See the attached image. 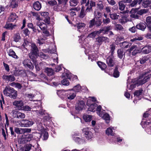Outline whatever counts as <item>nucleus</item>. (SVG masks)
<instances>
[{
    "mask_svg": "<svg viewBox=\"0 0 151 151\" xmlns=\"http://www.w3.org/2000/svg\"><path fill=\"white\" fill-rule=\"evenodd\" d=\"M14 123L17 126L23 127L22 126V124H23V122H22V120L21 121H15L14 122Z\"/></svg>",
    "mask_w": 151,
    "mask_h": 151,
    "instance_id": "864d4df0",
    "label": "nucleus"
},
{
    "mask_svg": "<svg viewBox=\"0 0 151 151\" xmlns=\"http://www.w3.org/2000/svg\"><path fill=\"white\" fill-rule=\"evenodd\" d=\"M67 91H65L64 90H61L58 91L57 92V94L60 97L64 98L67 96Z\"/></svg>",
    "mask_w": 151,
    "mask_h": 151,
    "instance_id": "f3484780",
    "label": "nucleus"
},
{
    "mask_svg": "<svg viewBox=\"0 0 151 151\" xmlns=\"http://www.w3.org/2000/svg\"><path fill=\"white\" fill-rule=\"evenodd\" d=\"M102 37H99L96 39V42H97L99 44L101 45L103 41Z\"/></svg>",
    "mask_w": 151,
    "mask_h": 151,
    "instance_id": "052dcab7",
    "label": "nucleus"
},
{
    "mask_svg": "<svg viewBox=\"0 0 151 151\" xmlns=\"http://www.w3.org/2000/svg\"><path fill=\"white\" fill-rule=\"evenodd\" d=\"M17 17L15 13L11 14L9 18V20L10 22H13Z\"/></svg>",
    "mask_w": 151,
    "mask_h": 151,
    "instance_id": "473e14b6",
    "label": "nucleus"
},
{
    "mask_svg": "<svg viewBox=\"0 0 151 151\" xmlns=\"http://www.w3.org/2000/svg\"><path fill=\"white\" fill-rule=\"evenodd\" d=\"M18 0H12L10 6L13 8L17 7L18 6Z\"/></svg>",
    "mask_w": 151,
    "mask_h": 151,
    "instance_id": "c85d7f7f",
    "label": "nucleus"
},
{
    "mask_svg": "<svg viewBox=\"0 0 151 151\" xmlns=\"http://www.w3.org/2000/svg\"><path fill=\"white\" fill-rule=\"evenodd\" d=\"M37 127V130L40 131L39 133L40 134V137L43 140H46L48 137V134L47 132L42 127L41 123H39Z\"/></svg>",
    "mask_w": 151,
    "mask_h": 151,
    "instance_id": "7ed1b4c3",
    "label": "nucleus"
},
{
    "mask_svg": "<svg viewBox=\"0 0 151 151\" xmlns=\"http://www.w3.org/2000/svg\"><path fill=\"white\" fill-rule=\"evenodd\" d=\"M151 77V74H150L145 77L142 79L139 78L136 83H132L129 84H128L127 86V88L129 89L132 90L136 86H138L145 83L148 81Z\"/></svg>",
    "mask_w": 151,
    "mask_h": 151,
    "instance_id": "f257e3e1",
    "label": "nucleus"
},
{
    "mask_svg": "<svg viewBox=\"0 0 151 151\" xmlns=\"http://www.w3.org/2000/svg\"><path fill=\"white\" fill-rule=\"evenodd\" d=\"M16 26V25L13 24L12 23H9L5 25V28L6 29L12 30L15 28V27Z\"/></svg>",
    "mask_w": 151,
    "mask_h": 151,
    "instance_id": "c756f323",
    "label": "nucleus"
},
{
    "mask_svg": "<svg viewBox=\"0 0 151 151\" xmlns=\"http://www.w3.org/2000/svg\"><path fill=\"white\" fill-rule=\"evenodd\" d=\"M70 3L71 6H75L77 4V1L76 0H70Z\"/></svg>",
    "mask_w": 151,
    "mask_h": 151,
    "instance_id": "13d9d810",
    "label": "nucleus"
},
{
    "mask_svg": "<svg viewBox=\"0 0 151 151\" xmlns=\"http://www.w3.org/2000/svg\"><path fill=\"white\" fill-rule=\"evenodd\" d=\"M10 85L14 87H15L19 89H20L22 87L21 85L19 83L13 82L10 84Z\"/></svg>",
    "mask_w": 151,
    "mask_h": 151,
    "instance_id": "e433bc0d",
    "label": "nucleus"
},
{
    "mask_svg": "<svg viewBox=\"0 0 151 151\" xmlns=\"http://www.w3.org/2000/svg\"><path fill=\"white\" fill-rule=\"evenodd\" d=\"M90 130L91 129L88 128H83L82 130L83 133L84 134L85 137L88 140L91 139L93 136V134Z\"/></svg>",
    "mask_w": 151,
    "mask_h": 151,
    "instance_id": "423d86ee",
    "label": "nucleus"
},
{
    "mask_svg": "<svg viewBox=\"0 0 151 151\" xmlns=\"http://www.w3.org/2000/svg\"><path fill=\"white\" fill-rule=\"evenodd\" d=\"M39 55L40 56L41 58L43 59H47L48 58V56L47 55H46L42 52H40L39 53Z\"/></svg>",
    "mask_w": 151,
    "mask_h": 151,
    "instance_id": "bf43d9fd",
    "label": "nucleus"
},
{
    "mask_svg": "<svg viewBox=\"0 0 151 151\" xmlns=\"http://www.w3.org/2000/svg\"><path fill=\"white\" fill-rule=\"evenodd\" d=\"M99 31L93 32H92L90 34H89L88 35V37H90L94 38L95 37L96 35L98 34H100V33H99Z\"/></svg>",
    "mask_w": 151,
    "mask_h": 151,
    "instance_id": "4c0bfd02",
    "label": "nucleus"
},
{
    "mask_svg": "<svg viewBox=\"0 0 151 151\" xmlns=\"http://www.w3.org/2000/svg\"><path fill=\"white\" fill-rule=\"evenodd\" d=\"M31 108L28 106H25L23 105L22 107L21 110H23L25 111H31Z\"/></svg>",
    "mask_w": 151,
    "mask_h": 151,
    "instance_id": "6e6d98bb",
    "label": "nucleus"
},
{
    "mask_svg": "<svg viewBox=\"0 0 151 151\" xmlns=\"http://www.w3.org/2000/svg\"><path fill=\"white\" fill-rule=\"evenodd\" d=\"M9 56H11L15 59H17L19 58L18 56L16 55L15 52L12 49H10L8 52Z\"/></svg>",
    "mask_w": 151,
    "mask_h": 151,
    "instance_id": "5701e85b",
    "label": "nucleus"
},
{
    "mask_svg": "<svg viewBox=\"0 0 151 151\" xmlns=\"http://www.w3.org/2000/svg\"><path fill=\"white\" fill-rule=\"evenodd\" d=\"M146 22L147 25L151 26V17L149 16L146 18Z\"/></svg>",
    "mask_w": 151,
    "mask_h": 151,
    "instance_id": "4d7b16f0",
    "label": "nucleus"
},
{
    "mask_svg": "<svg viewBox=\"0 0 151 151\" xmlns=\"http://www.w3.org/2000/svg\"><path fill=\"white\" fill-rule=\"evenodd\" d=\"M13 104L19 110L22 109L24 105L23 101L22 100L15 101L13 102Z\"/></svg>",
    "mask_w": 151,
    "mask_h": 151,
    "instance_id": "f8f14e48",
    "label": "nucleus"
},
{
    "mask_svg": "<svg viewBox=\"0 0 151 151\" xmlns=\"http://www.w3.org/2000/svg\"><path fill=\"white\" fill-rule=\"evenodd\" d=\"M11 113L12 116L14 118L24 119L25 117V116L24 114L22 113L16 109L13 110Z\"/></svg>",
    "mask_w": 151,
    "mask_h": 151,
    "instance_id": "39448f33",
    "label": "nucleus"
},
{
    "mask_svg": "<svg viewBox=\"0 0 151 151\" xmlns=\"http://www.w3.org/2000/svg\"><path fill=\"white\" fill-rule=\"evenodd\" d=\"M139 8H133L130 12V13L131 14L130 17L132 18H134L135 19H139L140 16L138 15V12H136L138 10Z\"/></svg>",
    "mask_w": 151,
    "mask_h": 151,
    "instance_id": "0eeeda50",
    "label": "nucleus"
},
{
    "mask_svg": "<svg viewBox=\"0 0 151 151\" xmlns=\"http://www.w3.org/2000/svg\"><path fill=\"white\" fill-rule=\"evenodd\" d=\"M37 25L42 31L46 29L47 27L46 24L43 22H38L37 23Z\"/></svg>",
    "mask_w": 151,
    "mask_h": 151,
    "instance_id": "b1692460",
    "label": "nucleus"
},
{
    "mask_svg": "<svg viewBox=\"0 0 151 151\" xmlns=\"http://www.w3.org/2000/svg\"><path fill=\"white\" fill-rule=\"evenodd\" d=\"M148 11V10L147 9H142L138 11L137 12L139 14L142 15L146 13Z\"/></svg>",
    "mask_w": 151,
    "mask_h": 151,
    "instance_id": "37998d69",
    "label": "nucleus"
},
{
    "mask_svg": "<svg viewBox=\"0 0 151 151\" xmlns=\"http://www.w3.org/2000/svg\"><path fill=\"white\" fill-rule=\"evenodd\" d=\"M140 52H141V48H136V49H135L132 52V55H135L137 53Z\"/></svg>",
    "mask_w": 151,
    "mask_h": 151,
    "instance_id": "8fccbe9b",
    "label": "nucleus"
},
{
    "mask_svg": "<svg viewBox=\"0 0 151 151\" xmlns=\"http://www.w3.org/2000/svg\"><path fill=\"white\" fill-rule=\"evenodd\" d=\"M112 29V27L111 26L104 27L100 29L99 32L100 34L101 33L104 34H107L108 32Z\"/></svg>",
    "mask_w": 151,
    "mask_h": 151,
    "instance_id": "ddd939ff",
    "label": "nucleus"
},
{
    "mask_svg": "<svg viewBox=\"0 0 151 151\" xmlns=\"http://www.w3.org/2000/svg\"><path fill=\"white\" fill-rule=\"evenodd\" d=\"M81 88V86L78 84L75 86L72 89V90L76 92H77L79 91Z\"/></svg>",
    "mask_w": 151,
    "mask_h": 151,
    "instance_id": "09e8293b",
    "label": "nucleus"
},
{
    "mask_svg": "<svg viewBox=\"0 0 151 151\" xmlns=\"http://www.w3.org/2000/svg\"><path fill=\"white\" fill-rule=\"evenodd\" d=\"M122 47L127 48L129 47V44L127 42H124L122 43Z\"/></svg>",
    "mask_w": 151,
    "mask_h": 151,
    "instance_id": "e2e57ef3",
    "label": "nucleus"
},
{
    "mask_svg": "<svg viewBox=\"0 0 151 151\" xmlns=\"http://www.w3.org/2000/svg\"><path fill=\"white\" fill-rule=\"evenodd\" d=\"M67 96L68 99L72 100L74 99L76 96V93H72L70 92L69 91H67Z\"/></svg>",
    "mask_w": 151,
    "mask_h": 151,
    "instance_id": "4be33fe9",
    "label": "nucleus"
},
{
    "mask_svg": "<svg viewBox=\"0 0 151 151\" xmlns=\"http://www.w3.org/2000/svg\"><path fill=\"white\" fill-rule=\"evenodd\" d=\"M22 122H23L22 126L23 127H28L32 126L34 123L32 121H29L27 119H22Z\"/></svg>",
    "mask_w": 151,
    "mask_h": 151,
    "instance_id": "9d476101",
    "label": "nucleus"
},
{
    "mask_svg": "<svg viewBox=\"0 0 151 151\" xmlns=\"http://www.w3.org/2000/svg\"><path fill=\"white\" fill-rule=\"evenodd\" d=\"M119 9L121 10H123L125 7V5L123 4L122 1H120L119 3Z\"/></svg>",
    "mask_w": 151,
    "mask_h": 151,
    "instance_id": "de8ad7c7",
    "label": "nucleus"
},
{
    "mask_svg": "<svg viewBox=\"0 0 151 151\" xmlns=\"http://www.w3.org/2000/svg\"><path fill=\"white\" fill-rule=\"evenodd\" d=\"M31 131V129L29 128H22V134H24L26 132H30Z\"/></svg>",
    "mask_w": 151,
    "mask_h": 151,
    "instance_id": "338daca9",
    "label": "nucleus"
},
{
    "mask_svg": "<svg viewBox=\"0 0 151 151\" xmlns=\"http://www.w3.org/2000/svg\"><path fill=\"white\" fill-rule=\"evenodd\" d=\"M94 16L95 17H97L99 18H100L101 17V14L100 12H94Z\"/></svg>",
    "mask_w": 151,
    "mask_h": 151,
    "instance_id": "69168bd1",
    "label": "nucleus"
},
{
    "mask_svg": "<svg viewBox=\"0 0 151 151\" xmlns=\"http://www.w3.org/2000/svg\"><path fill=\"white\" fill-rule=\"evenodd\" d=\"M115 29L117 30H122L123 29V27L120 24H115Z\"/></svg>",
    "mask_w": 151,
    "mask_h": 151,
    "instance_id": "3c124183",
    "label": "nucleus"
},
{
    "mask_svg": "<svg viewBox=\"0 0 151 151\" xmlns=\"http://www.w3.org/2000/svg\"><path fill=\"white\" fill-rule=\"evenodd\" d=\"M101 114V116H99L101 117L103 119L106 121V122L108 123L109 122L110 120V116L109 115L106 113H104L103 112Z\"/></svg>",
    "mask_w": 151,
    "mask_h": 151,
    "instance_id": "a211bd4d",
    "label": "nucleus"
},
{
    "mask_svg": "<svg viewBox=\"0 0 151 151\" xmlns=\"http://www.w3.org/2000/svg\"><path fill=\"white\" fill-rule=\"evenodd\" d=\"M97 64L102 70H104L106 67V65L103 62L99 61L98 62Z\"/></svg>",
    "mask_w": 151,
    "mask_h": 151,
    "instance_id": "c9c22d12",
    "label": "nucleus"
},
{
    "mask_svg": "<svg viewBox=\"0 0 151 151\" xmlns=\"http://www.w3.org/2000/svg\"><path fill=\"white\" fill-rule=\"evenodd\" d=\"M62 84L65 86H68L69 84V82L67 78L64 79L61 81Z\"/></svg>",
    "mask_w": 151,
    "mask_h": 151,
    "instance_id": "49530a36",
    "label": "nucleus"
},
{
    "mask_svg": "<svg viewBox=\"0 0 151 151\" xmlns=\"http://www.w3.org/2000/svg\"><path fill=\"white\" fill-rule=\"evenodd\" d=\"M74 140L75 141H83L84 140V139L82 137L81 138L77 137H73Z\"/></svg>",
    "mask_w": 151,
    "mask_h": 151,
    "instance_id": "0e129e2a",
    "label": "nucleus"
},
{
    "mask_svg": "<svg viewBox=\"0 0 151 151\" xmlns=\"http://www.w3.org/2000/svg\"><path fill=\"white\" fill-rule=\"evenodd\" d=\"M96 6V3L92 1H91L89 6V5L87 6L86 9V11L87 12H90L92 11V7Z\"/></svg>",
    "mask_w": 151,
    "mask_h": 151,
    "instance_id": "6ab92c4d",
    "label": "nucleus"
},
{
    "mask_svg": "<svg viewBox=\"0 0 151 151\" xmlns=\"http://www.w3.org/2000/svg\"><path fill=\"white\" fill-rule=\"evenodd\" d=\"M85 106V103L83 101H79L78 106H76V109L77 111L76 113H78L80 110H82Z\"/></svg>",
    "mask_w": 151,
    "mask_h": 151,
    "instance_id": "9b49d317",
    "label": "nucleus"
},
{
    "mask_svg": "<svg viewBox=\"0 0 151 151\" xmlns=\"http://www.w3.org/2000/svg\"><path fill=\"white\" fill-rule=\"evenodd\" d=\"M104 5L101 1H99L97 4V8L100 10H102L104 8Z\"/></svg>",
    "mask_w": 151,
    "mask_h": 151,
    "instance_id": "a19ab883",
    "label": "nucleus"
},
{
    "mask_svg": "<svg viewBox=\"0 0 151 151\" xmlns=\"http://www.w3.org/2000/svg\"><path fill=\"white\" fill-rule=\"evenodd\" d=\"M107 63L110 67H112L114 65L113 58L111 57L108 58L106 59Z\"/></svg>",
    "mask_w": 151,
    "mask_h": 151,
    "instance_id": "cd10ccee",
    "label": "nucleus"
},
{
    "mask_svg": "<svg viewBox=\"0 0 151 151\" xmlns=\"http://www.w3.org/2000/svg\"><path fill=\"white\" fill-rule=\"evenodd\" d=\"M151 4L150 0H144L143 1L142 5L145 7L146 8L149 6Z\"/></svg>",
    "mask_w": 151,
    "mask_h": 151,
    "instance_id": "72a5a7b5",
    "label": "nucleus"
},
{
    "mask_svg": "<svg viewBox=\"0 0 151 151\" xmlns=\"http://www.w3.org/2000/svg\"><path fill=\"white\" fill-rule=\"evenodd\" d=\"M90 98L91 99H88L87 103V105L89 106L88 109V110L94 112L96 111V108L97 105L92 102L95 101L96 99L94 97H90Z\"/></svg>",
    "mask_w": 151,
    "mask_h": 151,
    "instance_id": "20e7f679",
    "label": "nucleus"
},
{
    "mask_svg": "<svg viewBox=\"0 0 151 151\" xmlns=\"http://www.w3.org/2000/svg\"><path fill=\"white\" fill-rule=\"evenodd\" d=\"M148 60V58L147 57L142 58L140 61L141 64H143L145 63Z\"/></svg>",
    "mask_w": 151,
    "mask_h": 151,
    "instance_id": "774afa93",
    "label": "nucleus"
},
{
    "mask_svg": "<svg viewBox=\"0 0 151 151\" xmlns=\"http://www.w3.org/2000/svg\"><path fill=\"white\" fill-rule=\"evenodd\" d=\"M151 52V46L146 45L141 49V52L144 54H147Z\"/></svg>",
    "mask_w": 151,
    "mask_h": 151,
    "instance_id": "4468645a",
    "label": "nucleus"
},
{
    "mask_svg": "<svg viewBox=\"0 0 151 151\" xmlns=\"http://www.w3.org/2000/svg\"><path fill=\"white\" fill-rule=\"evenodd\" d=\"M112 129V127H110L107 128L106 131V134L108 136L114 135V133L113 132Z\"/></svg>",
    "mask_w": 151,
    "mask_h": 151,
    "instance_id": "7c9ffc66",
    "label": "nucleus"
},
{
    "mask_svg": "<svg viewBox=\"0 0 151 151\" xmlns=\"http://www.w3.org/2000/svg\"><path fill=\"white\" fill-rule=\"evenodd\" d=\"M46 39V38L43 35L40 36L37 39V43L40 45L44 43V41Z\"/></svg>",
    "mask_w": 151,
    "mask_h": 151,
    "instance_id": "412c9836",
    "label": "nucleus"
},
{
    "mask_svg": "<svg viewBox=\"0 0 151 151\" xmlns=\"http://www.w3.org/2000/svg\"><path fill=\"white\" fill-rule=\"evenodd\" d=\"M101 106H98L97 108L96 109V110L97 111V113L99 116H101V114L103 112L101 111Z\"/></svg>",
    "mask_w": 151,
    "mask_h": 151,
    "instance_id": "58836bf2",
    "label": "nucleus"
},
{
    "mask_svg": "<svg viewBox=\"0 0 151 151\" xmlns=\"http://www.w3.org/2000/svg\"><path fill=\"white\" fill-rule=\"evenodd\" d=\"M2 78L6 81L10 82L14 81L15 80V77L12 75H4Z\"/></svg>",
    "mask_w": 151,
    "mask_h": 151,
    "instance_id": "dca6fc26",
    "label": "nucleus"
},
{
    "mask_svg": "<svg viewBox=\"0 0 151 151\" xmlns=\"http://www.w3.org/2000/svg\"><path fill=\"white\" fill-rule=\"evenodd\" d=\"M14 41L15 42H18L21 39L20 34L19 33H17L14 34Z\"/></svg>",
    "mask_w": 151,
    "mask_h": 151,
    "instance_id": "f704fd0d",
    "label": "nucleus"
},
{
    "mask_svg": "<svg viewBox=\"0 0 151 151\" xmlns=\"http://www.w3.org/2000/svg\"><path fill=\"white\" fill-rule=\"evenodd\" d=\"M33 7L35 10L39 11L41 8V4L39 1H37L34 3Z\"/></svg>",
    "mask_w": 151,
    "mask_h": 151,
    "instance_id": "aec40b11",
    "label": "nucleus"
},
{
    "mask_svg": "<svg viewBox=\"0 0 151 151\" xmlns=\"http://www.w3.org/2000/svg\"><path fill=\"white\" fill-rule=\"evenodd\" d=\"M92 116L89 115L85 114L83 116V119L86 122H90L92 119Z\"/></svg>",
    "mask_w": 151,
    "mask_h": 151,
    "instance_id": "2f4dec72",
    "label": "nucleus"
},
{
    "mask_svg": "<svg viewBox=\"0 0 151 151\" xmlns=\"http://www.w3.org/2000/svg\"><path fill=\"white\" fill-rule=\"evenodd\" d=\"M86 12H87L86 11L85 12H84V10L83 9L81 10L80 14V17L81 18H83L86 15Z\"/></svg>",
    "mask_w": 151,
    "mask_h": 151,
    "instance_id": "680f3d73",
    "label": "nucleus"
},
{
    "mask_svg": "<svg viewBox=\"0 0 151 151\" xmlns=\"http://www.w3.org/2000/svg\"><path fill=\"white\" fill-rule=\"evenodd\" d=\"M146 26L145 24L143 23H140L136 26L137 28L144 31L146 28Z\"/></svg>",
    "mask_w": 151,
    "mask_h": 151,
    "instance_id": "393cba45",
    "label": "nucleus"
},
{
    "mask_svg": "<svg viewBox=\"0 0 151 151\" xmlns=\"http://www.w3.org/2000/svg\"><path fill=\"white\" fill-rule=\"evenodd\" d=\"M118 56L120 58H122L124 55L122 50L121 49H119L117 51Z\"/></svg>",
    "mask_w": 151,
    "mask_h": 151,
    "instance_id": "ea45409f",
    "label": "nucleus"
},
{
    "mask_svg": "<svg viewBox=\"0 0 151 151\" xmlns=\"http://www.w3.org/2000/svg\"><path fill=\"white\" fill-rule=\"evenodd\" d=\"M45 71L48 76H51L53 75L54 73V71L53 69L48 68H46Z\"/></svg>",
    "mask_w": 151,
    "mask_h": 151,
    "instance_id": "bb28decb",
    "label": "nucleus"
},
{
    "mask_svg": "<svg viewBox=\"0 0 151 151\" xmlns=\"http://www.w3.org/2000/svg\"><path fill=\"white\" fill-rule=\"evenodd\" d=\"M23 64L26 68H27L33 70L34 68V66L29 59L24 60L23 62Z\"/></svg>",
    "mask_w": 151,
    "mask_h": 151,
    "instance_id": "1a4fd4ad",
    "label": "nucleus"
},
{
    "mask_svg": "<svg viewBox=\"0 0 151 151\" xmlns=\"http://www.w3.org/2000/svg\"><path fill=\"white\" fill-rule=\"evenodd\" d=\"M32 145L30 144H27L24 147H22L21 150L22 151H29L31 148Z\"/></svg>",
    "mask_w": 151,
    "mask_h": 151,
    "instance_id": "a878e982",
    "label": "nucleus"
},
{
    "mask_svg": "<svg viewBox=\"0 0 151 151\" xmlns=\"http://www.w3.org/2000/svg\"><path fill=\"white\" fill-rule=\"evenodd\" d=\"M86 25L83 23H77L75 27H76L78 30L80 32H82L85 28Z\"/></svg>",
    "mask_w": 151,
    "mask_h": 151,
    "instance_id": "2eb2a0df",
    "label": "nucleus"
},
{
    "mask_svg": "<svg viewBox=\"0 0 151 151\" xmlns=\"http://www.w3.org/2000/svg\"><path fill=\"white\" fill-rule=\"evenodd\" d=\"M95 19L94 18L91 20L89 22V27L90 28L92 27L95 24L96 25Z\"/></svg>",
    "mask_w": 151,
    "mask_h": 151,
    "instance_id": "5fc2aeb1",
    "label": "nucleus"
},
{
    "mask_svg": "<svg viewBox=\"0 0 151 151\" xmlns=\"http://www.w3.org/2000/svg\"><path fill=\"white\" fill-rule=\"evenodd\" d=\"M110 17L113 19H117L118 18L119 15H118L116 13H113L110 14Z\"/></svg>",
    "mask_w": 151,
    "mask_h": 151,
    "instance_id": "603ef678",
    "label": "nucleus"
},
{
    "mask_svg": "<svg viewBox=\"0 0 151 151\" xmlns=\"http://www.w3.org/2000/svg\"><path fill=\"white\" fill-rule=\"evenodd\" d=\"M31 52L29 54V55L30 58H31L30 55L31 53L32 55L36 56L37 54L38 50L36 45L34 43H32L31 45Z\"/></svg>",
    "mask_w": 151,
    "mask_h": 151,
    "instance_id": "6e6552de",
    "label": "nucleus"
},
{
    "mask_svg": "<svg viewBox=\"0 0 151 151\" xmlns=\"http://www.w3.org/2000/svg\"><path fill=\"white\" fill-rule=\"evenodd\" d=\"M14 131L16 133L18 134H22V128L15 127L14 128Z\"/></svg>",
    "mask_w": 151,
    "mask_h": 151,
    "instance_id": "c03bdc74",
    "label": "nucleus"
},
{
    "mask_svg": "<svg viewBox=\"0 0 151 151\" xmlns=\"http://www.w3.org/2000/svg\"><path fill=\"white\" fill-rule=\"evenodd\" d=\"M3 92L5 95L11 98L15 99L17 96V91L10 87H6Z\"/></svg>",
    "mask_w": 151,
    "mask_h": 151,
    "instance_id": "f03ea898",
    "label": "nucleus"
},
{
    "mask_svg": "<svg viewBox=\"0 0 151 151\" xmlns=\"http://www.w3.org/2000/svg\"><path fill=\"white\" fill-rule=\"evenodd\" d=\"M143 90L141 89L138 90L136 91L134 93V95L135 96L137 97L142 94Z\"/></svg>",
    "mask_w": 151,
    "mask_h": 151,
    "instance_id": "79ce46f5",
    "label": "nucleus"
},
{
    "mask_svg": "<svg viewBox=\"0 0 151 151\" xmlns=\"http://www.w3.org/2000/svg\"><path fill=\"white\" fill-rule=\"evenodd\" d=\"M118 68L116 67L115 68L114 73V76L115 77H118L119 76V72L118 70Z\"/></svg>",
    "mask_w": 151,
    "mask_h": 151,
    "instance_id": "a18cd8bd",
    "label": "nucleus"
}]
</instances>
